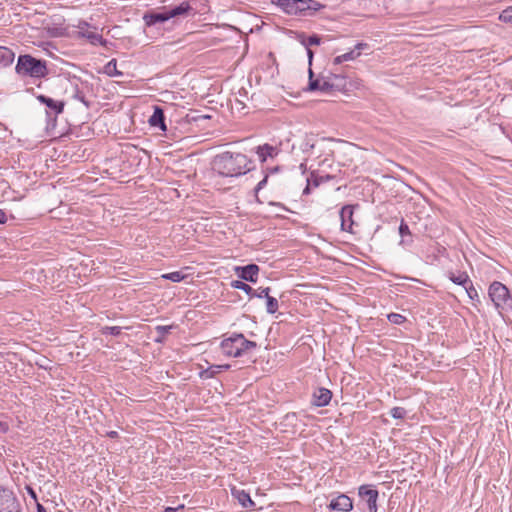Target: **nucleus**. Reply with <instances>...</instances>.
I'll list each match as a JSON object with an SVG mask.
<instances>
[{
    "label": "nucleus",
    "mask_w": 512,
    "mask_h": 512,
    "mask_svg": "<svg viewBox=\"0 0 512 512\" xmlns=\"http://www.w3.org/2000/svg\"><path fill=\"white\" fill-rule=\"evenodd\" d=\"M360 56V52H356L354 49L341 55L342 60L351 61Z\"/></svg>",
    "instance_id": "nucleus-34"
},
{
    "label": "nucleus",
    "mask_w": 512,
    "mask_h": 512,
    "mask_svg": "<svg viewBox=\"0 0 512 512\" xmlns=\"http://www.w3.org/2000/svg\"><path fill=\"white\" fill-rule=\"evenodd\" d=\"M314 147L313 138L306 135L304 138H300L298 141L292 143L291 152L294 154L299 151L303 156H307L312 152Z\"/></svg>",
    "instance_id": "nucleus-13"
},
{
    "label": "nucleus",
    "mask_w": 512,
    "mask_h": 512,
    "mask_svg": "<svg viewBox=\"0 0 512 512\" xmlns=\"http://www.w3.org/2000/svg\"><path fill=\"white\" fill-rule=\"evenodd\" d=\"M0 426H2V423L0 422Z\"/></svg>",
    "instance_id": "nucleus-54"
},
{
    "label": "nucleus",
    "mask_w": 512,
    "mask_h": 512,
    "mask_svg": "<svg viewBox=\"0 0 512 512\" xmlns=\"http://www.w3.org/2000/svg\"><path fill=\"white\" fill-rule=\"evenodd\" d=\"M27 492L31 496V498H33L37 502V494L34 491V489L28 486L27 487Z\"/></svg>",
    "instance_id": "nucleus-45"
},
{
    "label": "nucleus",
    "mask_w": 512,
    "mask_h": 512,
    "mask_svg": "<svg viewBox=\"0 0 512 512\" xmlns=\"http://www.w3.org/2000/svg\"><path fill=\"white\" fill-rule=\"evenodd\" d=\"M36 508H37V512H47L45 507L42 504H40L39 502H37Z\"/></svg>",
    "instance_id": "nucleus-49"
},
{
    "label": "nucleus",
    "mask_w": 512,
    "mask_h": 512,
    "mask_svg": "<svg viewBox=\"0 0 512 512\" xmlns=\"http://www.w3.org/2000/svg\"><path fill=\"white\" fill-rule=\"evenodd\" d=\"M305 49H306V52H307L308 57H309V64L311 65L312 58H313V52H312V50H311L310 48H308V47H305Z\"/></svg>",
    "instance_id": "nucleus-47"
},
{
    "label": "nucleus",
    "mask_w": 512,
    "mask_h": 512,
    "mask_svg": "<svg viewBox=\"0 0 512 512\" xmlns=\"http://www.w3.org/2000/svg\"><path fill=\"white\" fill-rule=\"evenodd\" d=\"M76 28L77 36L87 39L92 45H106L107 41L97 32L96 27H92L88 22L79 21Z\"/></svg>",
    "instance_id": "nucleus-5"
},
{
    "label": "nucleus",
    "mask_w": 512,
    "mask_h": 512,
    "mask_svg": "<svg viewBox=\"0 0 512 512\" xmlns=\"http://www.w3.org/2000/svg\"><path fill=\"white\" fill-rule=\"evenodd\" d=\"M183 508H184V506H183V505H180V506H179V507H177V508L167 507V508L165 509V512H175L176 510L183 509Z\"/></svg>",
    "instance_id": "nucleus-48"
},
{
    "label": "nucleus",
    "mask_w": 512,
    "mask_h": 512,
    "mask_svg": "<svg viewBox=\"0 0 512 512\" xmlns=\"http://www.w3.org/2000/svg\"><path fill=\"white\" fill-rule=\"evenodd\" d=\"M100 332L104 336H107V335L120 336L122 333V327H120V326H104L101 328Z\"/></svg>",
    "instance_id": "nucleus-27"
},
{
    "label": "nucleus",
    "mask_w": 512,
    "mask_h": 512,
    "mask_svg": "<svg viewBox=\"0 0 512 512\" xmlns=\"http://www.w3.org/2000/svg\"><path fill=\"white\" fill-rule=\"evenodd\" d=\"M358 495L367 502L369 512H377V500L379 497L377 489L373 488L372 485L364 484L358 488Z\"/></svg>",
    "instance_id": "nucleus-8"
},
{
    "label": "nucleus",
    "mask_w": 512,
    "mask_h": 512,
    "mask_svg": "<svg viewBox=\"0 0 512 512\" xmlns=\"http://www.w3.org/2000/svg\"><path fill=\"white\" fill-rule=\"evenodd\" d=\"M302 178H303V181L305 182V186L302 190L303 195L310 194L312 185L314 187H318L323 180L327 181V180L331 179V177L329 175H326L324 177L317 176L313 172L309 176L302 177Z\"/></svg>",
    "instance_id": "nucleus-17"
},
{
    "label": "nucleus",
    "mask_w": 512,
    "mask_h": 512,
    "mask_svg": "<svg viewBox=\"0 0 512 512\" xmlns=\"http://www.w3.org/2000/svg\"><path fill=\"white\" fill-rule=\"evenodd\" d=\"M468 296L471 298V299H474L475 297H478V293H477V290L474 288L473 286V283L472 281L470 280V283H468L466 285V287H464Z\"/></svg>",
    "instance_id": "nucleus-38"
},
{
    "label": "nucleus",
    "mask_w": 512,
    "mask_h": 512,
    "mask_svg": "<svg viewBox=\"0 0 512 512\" xmlns=\"http://www.w3.org/2000/svg\"><path fill=\"white\" fill-rule=\"evenodd\" d=\"M249 163L242 153L224 152L214 158L212 168L221 176L235 177L250 171Z\"/></svg>",
    "instance_id": "nucleus-1"
},
{
    "label": "nucleus",
    "mask_w": 512,
    "mask_h": 512,
    "mask_svg": "<svg viewBox=\"0 0 512 512\" xmlns=\"http://www.w3.org/2000/svg\"><path fill=\"white\" fill-rule=\"evenodd\" d=\"M232 495L244 508H253L255 506V502L251 499L249 493L245 492L244 490L233 488Z\"/></svg>",
    "instance_id": "nucleus-19"
},
{
    "label": "nucleus",
    "mask_w": 512,
    "mask_h": 512,
    "mask_svg": "<svg viewBox=\"0 0 512 512\" xmlns=\"http://www.w3.org/2000/svg\"><path fill=\"white\" fill-rule=\"evenodd\" d=\"M271 3L278 6L284 13H288V0H271Z\"/></svg>",
    "instance_id": "nucleus-37"
},
{
    "label": "nucleus",
    "mask_w": 512,
    "mask_h": 512,
    "mask_svg": "<svg viewBox=\"0 0 512 512\" xmlns=\"http://www.w3.org/2000/svg\"><path fill=\"white\" fill-rule=\"evenodd\" d=\"M162 277L172 282H180L185 278V276L180 271L170 272L162 275Z\"/></svg>",
    "instance_id": "nucleus-29"
},
{
    "label": "nucleus",
    "mask_w": 512,
    "mask_h": 512,
    "mask_svg": "<svg viewBox=\"0 0 512 512\" xmlns=\"http://www.w3.org/2000/svg\"><path fill=\"white\" fill-rule=\"evenodd\" d=\"M36 99L46 106V116L49 120L55 121L64 110L65 103L63 101L54 100L43 94L37 95Z\"/></svg>",
    "instance_id": "nucleus-7"
},
{
    "label": "nucleus",
    "mask_w": 512,
    "mask_h": 512,
    "mask_svg": "<svg viewBox=\"0 0 512 512\" xmlns=\"http://www.w3.org/2000/svg\"><path fill=\"white\" fill-rule=\"evenodd\" d=\"M168 19H177L180 17H187L193 13L194 9L188 1H183L179 5L170 6L165 8Z\"/></svg>",
    "instance_id": "nucleus-11"
},
{
    "label": "nucleus",
    "mask_w": 512,
    "mask_h": 512,
    "mask_svg": "<svg viewBox=\"0 0 512 512\" xmlns=\"http://www.w3.org/2000/svg\"><path fill=\"white\" fill-rule=\"evenodd\" d=\"M334 87V84L330 81V78L329 79H323L322 82H321V86L319 88V91H322V92H329L330 90H332Z\"/></svg>",
    "instance_id": "nucleus-35"
},
{
    "label": "nucleus",
    "mask_w": 512,
    "mask_h": 512,
    "mask_svg": "<svg viewBox=\"0 0 512 512\" xmlns=\"http://www.w3.org/2000/svg\"><path fill=\"white\" fill-rule=\"evenodd\" d=\"M389 414L395 419H404L407 411L403 407H393Z\"/></svg>",
    "instance_id": "nucleus-30"
},
{
    "label": "nucleus",
    "mask_w": 512,
    "mask_h": 512,
    "mask_svg": "<svg viewBox=\"0 0 512 512\" xmlns=\"http://www.w3.org/2000/svg\"><path fill=\"white\" fill-rule=\"evenodd\" d=\"M308 160V156H302L298 161L300 162L299 170H301V175H304V172L306 170V164L305 162Z\"/></svg>",
    "instance_id": "nucleus-41"
},
{
    "label": "nucleus",
    "mask_w": 512,
    "mask_h": 512,
    "mask_svg": "<svg viewBox=\"0 0 512 512\" xmlns=\"http://www.w3.org/2000/svg\"><path fill=\"white\" fill-rule=\"evenodd\" d=\"M387 317L391 323L396 324V325H400V324L404 323L406 320V318L403 315L398 314V313H390V314H388Z\"/></svg>",
    "instance_id": "nucleus-33"
},
{
    "label": "nucleus",
    "mask_w": 512,
    "mask_h": 512,
    "mask_svg": "<svg viewBox=\"0 0 512 512\" xmlns=\"http://www.w3.org/2000/svg\"><path fill=\"white\" fill-rule=\"evenodd\" d=\"M230 368V365L224 364V365H211L207 369L202 370L199 373V376L201 379H211L214 378L218 373L225 371Z\"/></svg>",
    "instance_id": "nucleus-21"
},
{
    "label": "nucleus",
    "mask_w": 512,
    "mask_h": 512,
    "mask_svg": "<svg viewBox=\"0 0 512 512\" xmlns=\"http://www.w3.org/2000/svg\"><path fill=\"white\" fill-rule=\"evenodd\" d=\"M398 231L401 236L399 245L404 247L410 246L413 243L412 233L404 219L401 220Z\"/></svg>",
    "instance_id": "nucleus-20"
},
{
    "label": "nucleus",
    "mask_w": 512,
    "mask_h": 512,
    "mask_svg": "<svg viewBox=\"0 0 512 512\" xmlns=\"http://www.w3.org/2000/svg\"><path fill=\"white\" fill-rule=\"evenodd\" d=\"M231 286L235 289L244 291L248 295H251L252 292H255V289H253L250 285L246 284L244 281H240V280L232 281Z\"/></svg>",
    "instance_id": "nucleus-26"
},
{
    "label": "nucleus",
    "mask_w": 512,
    "mask_h": 512,
    "mask_svg": "<svg viewBox=\"0 0 512 512\" xmlns=\"http://www.w3.org/2000/svg\"><path fill=\"white\" fill-rule=\"evenodd\" d=\"M266 298H267V312L271 313V314L275 313L278 309L277 299L274 297H271L269 295Z\"/></svg>",
    "instance_id": "nucleus-32"
},
{
    "label": "nucleus",
    "mask_w": 512,
    "mask_h": 512,
    "mask_svg": "<svg viewBox=\"0 0 512 512\" xmlns=\"http://www.w3.org/2000/svg\"><path fill=\"white\" fill-rule=\"evenodd\" d=\"M289 295H290V302H291L292 300L298 299L300 292L297 289H292V290H290Z\"/></svg>",
    "instance_id": "nucleus-43"
},
{
    "label": "nucleus",
    "mask_w": 512,
    "mask_h": 512,
    "mask_svg": "<svg viewBox=\"0 0 512 512\" xmlns=\"http://www.w3.org/2000/svg\"><path fill=\"white\" fill-rule=\"evenodd\" d=\"M266 182H267V177H265L263 180H261V181L257 184L256 189H257V190L261 189V188L264 186V184H265Z\"/></svg>",
    "instance_id": "nucleus-52"
},
{
    "label": "nucleus",
    "mask_w": 512,
    "mask_h": 512,
    "mask_svg": "<svg viewBox=\"0 0 512 512\" xmlns=\"http://www.w3.org/2000/svg\"><path fill=\"white\" fill-rule=\"evenodd\" d=\"M6 222V214L0 210V224H3Z\"/></svg>",
    "instance_id": "nucleus-51"
},
{
    "label": "nucleus",
    "mask_w": 512,
    "mask_h": 512,
    "mask_svg": "<svg viewBox=\"0 0 512 512\" xmlns=\"http://www.w3.org/2000/svg\"><path fill=\"white\" fill-rule=\"evenodd\" d=\"M235 272L240 279L251 283H256L259 273V266L254 263L245 266H237L235 268Z\"/></svg>",
    "instance_id": "nucleus-10"
},
{
    "label": "nucleus",
    "mask_w": 512,
    "mask_h": 512,
    "mask_svg": "<svg viewBox=\"0 0 512 512\" xmlns=\"http://www.w3.org/2000/svg\"><path fill=\"white\" fill-rule=\"evenodd\" d=\"M173 328V326H163L158 325L155 327V331L157 333V337L155 338V342L161 343L163 342L165 336L170 332V330Z\"/></svg>",
    "instance_id": "nucleus-24"
},
{
    "label": "nucleus",
    "mask_w": 512,
    "mask_h": 512,
    "mask_svg": "<svg viewBox=\"0 0 512 512\" xmlns=\"http://www.w3.org/2000/svg\"><path fill=\"white\" fill-rule=\"evenodd\" d=\"M488 294L500 314L501 311H512V296L504 284L494 281L489 287Z\"/></svg>",
    "instance_id": "nucleus-4"
},
{
    "label": "nucleus",
    "mask_w": 512,
    "mask_h": 512,
    "mask_svg": "<svg viewBox=\"0 0 512 512\" xmlns=\"http://www.w3.org/2000/svg\"><path fill=\"white\" fill-rule=\"evenodd\" d=\"M448 277L454 284L461 285L463 287H466V285L470 283V278L466 272H459L458 274L449 272Z\"/></svg>",
    "instance_id": "nucleus-23"
},
{
    "label": "nucleus",
    "mask_w": 512,
    "mask_h": 512,
    "mask_svg": "<svg viewBox=\"0 0 512 512\" xmlns=\"http://www.w3.org/2000/svg\"><path fill=\"white\" fill-rule=\"evenodd\" d=\"M499 19L504 23L512 24V6L504 9L500 14Z\"/></svg>",
    "instance_id": "nucleus-31"
},
{
    "label": "nucleus",
    "mask_w": 512,
    "mask_h": 512,
    "mask_svg": "<svg viewBox=\"0 0 512 512\" xmlns=\"http://www.w3.org/2000/svg\"><path fill=\"white\" fill-rule=\"evenodd\" d=\"M343 62H345V61H344V60H342L341 55H339V56L335 57V58H334V61H333V63H334L335 65H339V64H341V63H343Z\"/></svg>",
    "instance_id": "nucleus-50"
},
{
    "label": "nucleus",
    "mask_w": 512,
    "mask_h": 512,
    "mask_svg": "<svg viewBox=\"0 0 512 512\" xmlns=\"http://www.w3.org/2000/svg\"><path fill=\"white\" fill-rule=\"evenodd\" d=\"M143 19L147 26H153L157 23H163L169 20L165 8L162 11H151L145 13Z\"/></svg>",
    "instance_id": "nucleus-16"
},
{
    "label": "nucleus",
    "mask_w": 512,
    "mask_h": 512,
    "mask_svg": "<svg viewBox=\"0 0 512 512\" xmlns=\"http://www.w3.org/2000/svg\"><path fill=\"white\" fill-rule=\"evenodd\" d=\"M314 76V73L312 71L311 68H309V85H308V89L310 91H317L319 90L320 86H321V82L323 80V78H317V79H314L313 78Z\"/></svg>",
    "instance_id": "nucleus-28"
},
{
    "label": "nucleus",
    "mask_w": 512,
    "mask_h": 512,
    "mask_svg": "<svg viewBox=\"0 0 512 512\" xmlns=\"http://www.w3.org/2000/svg\"><path fill=\"white\" fill-rule=\"evenodd\" d=\"M104 71L108 76H121L122 72L117 70L116 59L110 60L104 67Z\"/></svg>",
    "instance_id": "nucleus-25"
},
{
    "label": "nucleus",
    "mask_w": 512,
    "mask_h": 512,
    "mask_svg": "<svg viewBox=\"0 0 512 512\" xmlns=\"http://www.w3.org/2000/svg\"><path fill=\"white\" fill-rule=\"evenodd\" d=\"M75 98L84 103L86 107H89V103L85 100V97L81 93H77Z\"/></svg>",
    "instance_id": "nucleus-44"
},
{
    "label": "nucleus",
    "mask_w": 512,
    "mask_h": 512,
    "mask_svg": "<svg viewBox=\"0 0 512 512\" xmlns=\"http://www.w3.org/2000/svg\"><path fill=\"white\" fill-rule=\"evenodd\" d=\"M15 71L21 77L28 76L36 79L45 78L49 73L47 61L37 59L30 54L18 56Z\"/></svg>",
    "instance_id": "nucleus-2"
},
{
    "label": "nucleus",
    "mask_w": 512,
    "mask_h": 512,
    "mask_svg": "<svg viewBox=\"0 0 512 512\" xmlns=\"http://www.w3.org/2000/svg\"><path fill=\"white\" fill-rule=\"evenodd\" d=\"M257 347L256 342L247 340L243 334L234 333L222 340L221 351L229 357H240Z\"/></svg>",
    "instance_id": "nucleus-3"
},
{
    "label": "nucleus",
    "mask_w": 512,
    "mask_h": 512,
    "mask_svg": "<svg viewBox=\"0 0 512 512\" xmlns=\"http://www.w3.org/2000/svg\"><path fill=\"white\" fill-rule=\"evenodd\" d=\"M8 502L9 504L7 508L9 509V512H20V505L14 498Z\"/></svg>",
    "instance_id": "nucleus-39"
},
{
    "label": "nucleus",
    "mask_w": 512,
    "mask_h": 512,
    "mask_svg": "<svg viewBox=\"0 0 512 512\" xmlns=\"http://www.w3.org/2000/svg\"><path fill=\"white\" fill-rule=\"evenodd\" d=\"M319 44H320V37L317 35H312L308 38V41L305 45L307 47L309 45H319Z\"/></svg>",
    "instance_id": "nucleus-40"
},
{
    "label": "nucleus",
    "mask_w": 512,
    "mask_h": 512,
    "mask_svg": "<svg viewBox=\"0 0 512 512\" xmlns=\"http://www.w3.org/2000/svg\"><path fill=\"white\" fill-rule=\"evenodd\" d=\"M292 417H296V414H295V413H290V419H291Z\"/></svg>",
    "instance_id": "nucleus-53"
},
{
    "label": "nucleus",
    "mask_w": 512,
    "mask_h": 512,
    "mask_svg": "<svg viewBox=\"0 0 512 512\" xmlns=\"http://www.w3.org/2000/svg\"><path fill=\"white\" fill-rule=\"evenodd\" d=\"M269 292H270V288H268V287H266V288H259L258 290H255V292H252V294L250 296L251 297L255 296V297H258V298L268 297Z\"/></svg>",
    "instance_id": "nucleus-36"
},
{
    "label": "nucleus",
    "mask_w": 512,
    "mask_h": 512,
    "mask_svg": "<svg viewBox=\"0 0 512 512\" xmlns=\"http://www.w3.org/2000/svg\"><path fill=\"white\" fill-rule=\"evenodd\" d=\"M358 207V205H345L340 210V219H341V229L343 231L352 232V227L354 225L353 214L354 209Z\"/></svg>",
    "instance_id": "nucleus-12"
},
{
    "label": "nucleus",
    "mask_w": 512,
    "mask_h": 512,
    "mask_svg": "<svg viewBox=\"0 0 512 512\" xmlns=\"http://www.w3.org/2000/svg\"><path fill=\"white\" fill-rule=\"evenodd\" d=\"M255 152L258 156V159L261 162H265L268 158L274 159L279 154L280 149L277 145L265 143L263 145L257 146Z\"/></svg>",
    "instance_id": "nucleus-14"
},
{
    "label": "nucleus",
    "mask_w": 512,
    "mask_h": 512,
    "mask_svg": "<svg viewBox=\"0 0 512 512\" xmlns=\"http://www.w3.org/2000/svg\"><path fill=\"white\" fill-rule=\"evenodd\" d=\"M322 7L324 6L315 0H290V15H312Z\"/></svg>",
    "instance_id": "nucleus-6"
},
{
    "label": "nucleus",
    "mask_w": 512,
    "mask_h": 512,
    "mask_svg": "<svg viewBox=\"0 0 512 512\" xmlns=\"http://www.w3.org/2000/svg\"><path fill=\"white\" fill-rule=\"evenodd\" d=\"M14 57L15 54L11 49L0 46V68L11 65L14 61Z\"/></svg>",
    "instance_id": "nucleus-22"
},
{
    "label": "nucleus",
    "mask_w": 512,
    "mask_h": 512,
    "mask_svg": "<svg viewBox=\"0 0 512 512\" xmlns=\"http://www.w3.org/2000/svg\"><path fill=\"white\" fill-rule=\"evenodd\" d=\"M149 124L152 127L159 128L161 131L167 130V126L165 123V115H164L163 110L160 107L155 106L154 112L149 119Z\"/></svg>",
    "instance_id": "nucleus-18"
},
{
    "label": "nucleus",
    "mask_w": 512,
    "mask_h": 512,
    "mask_svg": "<svg viewBox=\"0 0 512 512\" xmlns=\"http://www.w3.org/2000/svg\"><path fill=\"white\" fill-rule=\"evenodd\" d=\"M328 508L333 511L350 512L353 509V500L348 495L340 493L330 501Z\"/></svg>",
    "instance_id": "nucleus-9"
},
{
    "label": "nucleus",
    "mask_w": 512,
    "mask_h": 512,
    "mask_svg": "<svg viewBox=\"0 0 512 512\" xmlns=\"http://www.w3.org/2000/svg\"><path fill=\"white\" fill-rule=\"evenodd\" d=\"M332 398V392L327 388H318L313 392L312 404L316 407L327 406Z\"/></svg>",
    "instance_id": "nucleus-15"
},
{
    "label": "nucleus",
    "mask_w": 512,
    "mask_h": 512,
    "mask_svg": "<svg viewBox=\"0 0 512 512\" xmlns=\"http://www.w3.org/2000/svg\"><path fill=\"white\" fill-rule=\"evenodd\" d=\"M107 436L111 439H115L119 437V433L117 431H109Z\"/></svg>",
    "instance_id": "nucleus-46"
},
{
    "label": "nucleus",
    "mask_w": 512,
    "mask_h": 512,
    "mask_svg": "<svg viewBox=\"0 0 512 512\" xmlns=\"http://www.w3.org/2000/svg\"><path fill=\"white\" fill-rule=\"evenodd\" d=\"M368 48H369V45L367 43H362L361 42V43H358V44L355 45L354 50L356 52H360L361 53L362 50H365V49H368Z\"/></svg>",
    "instance_id": "nucleus-42"
}]
</instances>
